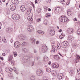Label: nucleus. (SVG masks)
I'll return each instance as SVG.
<instances>
[{
    "instance_id": "obj_6",
    "label": "nucleus",
    "mask_w": 80,
    "mask_h": 80,
    "mask_svg": "<svg viewBox=\"0 0 80 80\" xmlns=\"http://www.w3.org/2000/svg\"><path fill=\"white\" fill-rule=\"evenodd\" d=\"M47 50H48L47 47L46 45H45L42 47L41 50L43 53H45V52H47Z\"/></svg>"
},
{
    "instance_id": "obj_5",
    "label": "nucleus",
    "mask_w": 80,
    "mask_h": 80,
    "mask_svg": "<svg viewBox=\"0 0 80 80\" xmlns=\"http://www.w3.org/2000/svg\"><path fill=\"white\" fill-rule=\"evenodd\" d=\"M32 10V8L30 7L26 9V12L27 15H30L31 13V11Z\"/></svg>"
},
{
    "instance_id": "obj_7",
    "label": "nucleus",
    "mask_w": 80,
    "mask_h": 80,
    "mask_svg": "<svg viewBox=\"0 0 80 80\" xmlns=\"http://www.w3.org/2000/svg\"><path fill=\"white\" fill-rule=\"evenodd\" d=\"M14 46L16 48H19L20 46V42H16L14 43Z\"/></svg>"
},
{
    "instance_id": "obj_25",
    "label": "nucleus",
    "mask_w": 80,
    "mask_h": 80,
    "mask_svg": "<svg viewBox=\"0 0 80 80\" xmlns=\"http://www.w3.org/2000/svg\"><path fill=\"white\" fill-rule=\"evenodd\" d=\"M17 14H14L12 16V19H13L15 20V18H16V16H17Z\"/></svg>"
},
{
    "instance_id": "obj_58",
    "label": "nucleus",
    "mask_w": 80,
    "mask_h": 80,
    "mask_svg": "<svg viewBox=\"0 0 80 80\" xmlns=\"http://www.w3.org/2000/svg\"><path fill=\"white\" fill-rule=\"evenodd\" d=\"M7 10L8 12H10V9L8 8Z\"/></svg>"
},
{
    "instance_id": "obj_57",
    "label": "nucleus",
    "mask_w": 80,
    "mask_h": 80,
    "mask_svg": "<svg viewBox=\"0 0 80 80\" xmlns=\"http://www.w3.org/2000/svg\"><path fill=\"white\" fill-rule=\"evenodd\" d=\"M13 70H14V71H15V72L16 71V70H17V69H16V68H13Z\"/></svg>"
},
{
    "instance_id": "obj_4",
    "label": "nucleus",
    "mask_w": 80,
    "mask_h": 80,
    "mask_svg": "<svg viewBox=\"0 0 80 80\" xmlns=\"http://www.w3.org/2000/svg\"><path fill=\"white\" fill-rule=\"evenodd\" d=\"M17 6L13 3H12L10 6V9L12 11H14L16 9Z\"/></svg>"
},
{
    "instance_id": "obj_46",
    "label": "nucleus",
    "mask_w": 80,
    "mask_h": 80,
    "mask_svg": "<svg viewBox=\"0 0 80 80\" xmlns=\"http://www.w3.org/2000/svg\"><path fill=\"white\" fill-rule=\"evenodd\" d=\"M36 44H38L39 43V41H37L36 42Z\"/></svg>"
},
{
    "instance_id": "obj_28",
    "label": "nucleus",
    "mask_w": 80,
    "mask_h": 80,
    "mask_svg": "<svg viewBox=\"0 0 80 80\" xmlns=\"http://www.w3.org/2000/svg\"><path fill=\"white\" fill-rule=\"evenodd\" d=\"M27 45V42H23L22 43L21 45L22 46H24V45Z\"/></svg>"
},
{
    "instance_id": "obj_10",
    "label": "nucleus",
    "mask_w": 80,
    "mask_h": 80,
    "mask_svg": "<svg viewBox=\"0 0 80 80\" xmlns=\"http://www.w3.org/2000/svg\"><path fill=\"white\" fill-rule=\"evenodd\" d=\"M52 49L51 50V52H53V53H55V50H57V48H56V46L53 45H52Z\"/></svg>"
},
{
    "instance_id": "obj_18",
    "label": "nucleus",
    "mask_w": 80,
    "mask_h": 80,
    "mask_svg": "<svg viewBox=\"0 0 80 80\" xmlns=\"http://www.w3.org/2000/svg\"><path fill=\"white\" fill-rule=\"evenodd\" d=\"M13 59V56L11 55L8 58V60L9 62H12V60Z\"/></svg>"
},
{
    "instance_id": "obj_45",
    "label": "nucleus",
    "mask_w": 80,
    "mask_h": 80,
    "mask_svg": "<svg viewBox=\"0 0 80 80\" xmlns=\"http://www.w3.org/2000/svg\"><path fill=\"white\" fill-rule=\"evenodd\" d=\"M15 0H12V3H13V4H14V3H15Z\"/></svg>"
},
{
    "instance_id": "obj_2",
    "label": "nucleus",
    "mask_w": 80,
    "mask_h": 80,
    "mask_svg": "<svg viewBox=\"0 0 80 80\" xmlns=\"http://www.w3.org/2000/svg\"><path fill=\"white\" fill-rule=\"evenodd\" d=\"M36 73L38 76H42L43 75V71L38 69L36 71Z\"/></svg>"
},
{
    "instance_id": "obj_3",
    "label": "nucleus",
    "mask_w": 80,
    "mask_h": 80,
    "mask_svg": "<svg viewBox=\"0 0 80 80\" xmlns=\"http://www.w3.org/2000/svg\"><path fill=\"white\" fill-rule=\"evenodd\" d=\"M68 45V42L67 41H64L62 43V48H66Z\"/></svg>"
},
{
    "instance_id": "obj_14",
    "label": "nucleus",
    "mask_w": 80,
    "mask_h": 80,
    "mask_svg": "<svg viewBox=\"0 0 80 80\" xmlns=\"http://www.w3.org/2000/svg\"><path fill=\"white\" fill-rule=\"evenodd\" d=\"M52 67L53 68H58L59 66L56 63H54L52 64Z\"/></svg>"
},
{
    "instance_id": "obj_22",
    "label": "nucleus",
    "mask_w": 80,
    "mask_h": 80,
    "mask_svg": "<svg viewBox=\"0 0 80 80\" xmlns=\"http://www.w3.org/2000/svg\"><path fill=\"white\" fill-rule=\"evenodd\" d=\"M27 19L29 21H33V18L31 16H29L28 17Z\"/></svg>"
},
{
    "instance_id": "obj_35",
    "label": "nucleus",
    "mask_w": 80,
    "mask_h": 80,
    "mask_svg": "<svg viewBox=\"0 0 80 80\" xmlns=\"http://www.w3.org/2000/svg\"><path fill=\"white\" fill-rule=\"evenodd\" d=\"M46 17H47V18H48V17H50V14L48 13H47L46 15Z\"/></svg>"
},
{
    "instance_id": "obj_21",
    "label": "nucleus",
    "mask_w": 80,
    "mask_h": 80,
    "mask_svg": "<svg viewBox=\"0 0 80 80\" xmlns=\"http://www.w3.org/2000/svg\"><path fill=\"white\" fill-rule=\"evenodd\" d=\"M50 35L51 36H53L54 35H55V31H50Z\"/></svg>"
},
{
    "instance_id": "obj_53",
    "label": "nucleus",
    "mask_w": 80,
    "mask_h": 80,
    "mask_svg": "<svg viewBox=\"0 0 80 80\" xmlns=\"http://www.w3.org/2000/svg\"><path fill=\"white\" fill-rule=\"evenodd\" d=\"M52 63V62H49L48 63V65H51V64Z\"/></svg>"
},
{
    "instance_id": "obj_48",
    "label": "nucleus",
    "mask_w": 80,
    "mask_h": 80,
    "mask_svg": "<svg viewBox=\"0 0 80 80\" xmlns=\"http://www.w3.org/2000/svg\"><path fill=\"white\" fill-rule=\"evenodd\" d=\"M35 3H36V4L37 3H38V0H35Z\"/></svg>"
},
{
    "instance_id": "obj_12",
    "label": "nucleus",
    "mask_w": 80,
    "mask_h": 80,
    "mask_svg": "<svg viewBox=\"0 0 80 80\" xmlns=\"http://www.w3.org/2000/svg\"><path fill=\"white\" fill-rule=\"evenodd\" d=\"M20 8L21 12H25L26 10V8H25V7L23 5L21 6Z\"/></svg>"
},
{
    "instance_id": "obj_60",
    "label": "nucleus",
    "mask_w": 80,
    "mask_h": 80,
    "mask_svg": "<svg viewBox=\"0 0 80 80\" xmlns=\"http://www.w3.org/2000/svg\"><path fill=\"white\" fill-rule=\"evenodd\" d=\"M58 8H57L55 9V10H56V11H57V12H58Z\"/></svg>"
},
{
    "instance_id": "obj_39",
    "label": "nucleus",
    "mask_w": 80,
    "mask_h": 80,
    "mask_svg": "<svg viewBox=\"0 0 80 80\" xmlns=\"http://www.w3.org/2000/svg\"><path fill=\"white\" fill-rule=\"evenodd\" d=\"M2 41L4 42V43H6V42H7L5 38H4L3 39H2Z\"/></svg>"
},
{
    "instance_id": "obj_59",
    "label": "nucleus",
    "mask_w": 80,
    "mask_h": 80,
    "mask_svg": "<svg viewBox=\"0 0 80 80\" xmlns=\"http://www.w3.org/2000/svg\"><path fill=\"white\" fill-rule=\"evenodd\" d=\"M77 72H80V69H78L77 70Z\"/></svg>"
},
{
    "instance_id": "obj_26",
    "label": "nucleus",
    "mask_w": 80,
    "mask_h": 80,
    "mask_svg": "<svg viewBox=\"0 0 80 80\" xmlns=\"http://www.w3.org/2000/svg\"><path fill=\"white\" fill-rule=\"evenodd\" d=\"M12 53L14 57H17V56L18 54H17V52L13 51Z\"/></svg>"
},
{
    "instance_id": "obj_1",
    "label": "nucleus",
    "mask_w": 80,
    "mask_h": 80,
    "mask_svg": "<svg viewBox=\"0 0 80 80\" xmlns=\"http://www.w3.org/2000/svg\"><path fill=\"white\" fill-rule=\"evenodd\" d=\"M68 18L66 16H62L60 17L59 20V21L61 22H66L67 21Z\"/></svg>"
},
{
    "instance_id": "obj_42",
    "label": "nucleus",
    "mask_w": 80,
    "mask_h": 80,
    "mask_svg": "<svg viewBox=\"0 0 80 80\" xmlns=\"http://www.w3.org/2000/svg\"><path fill=\"white\" fill-rule=\"evenodd\" d=\"M9 76L10 77H13V75H12V74L10 73L9 74Z\"/></svg>"
},
{
    "instance_id": "obj_54",
    "label": "nucleus",
    "mask_w": 80,
    "mask_h": 80,
    "mask_svg": "<svg viewBox=\"0 0 80 80\" xmlns=\"http://www.w3.org/2000/svg\"><path fill=\"white\" fill-rule=\"evenodd\" d=\"M73 20H74V21H77V19L76 18H74L73 19Z\"/></svg>"
},
{
    "instance_id": "obj_37",
    "label": "nucleus",
    "mask_w": 80,
    "mask_h": 80,
    "mask_svg": "<svg viewBox=\"0 0 80 80\" xmlns=\"http://www.w3.org/2000/svg\"><path fill=\"white\" fill-rule=\"evenodd\" d=\"M52 73L53 75L55 76L57 75V73L55 72V71H52Z\"/></svg>"
},
{
    "instance_id": "obj_47",
    "label": "nucleus",
    "mask_w": 80,
    "mask_h": 80,
    "mask_svg": "<svg viewBox=\"0 0 80 80\" xmlns=\"http://www.w3.org/2000/svg\"><path fill=\"white\" fill-rule=\"evenodd\" d=\"M51 1V0H48V1H47V3H50Z\"/></svg>"
},
{
    "instance_id": "obj_55",
    "label": "nucleus",
    "mask_w": 80,
    "mask_h": 80,
    "mask_svg": "<svg viewBox=\"0 0 80 80\" xmlns=\"http://www.w3.org/2000/svg\"><path fill=\"white\" fill-rule=\"evenodd\" d=\"M41 32V31H38V33H39V34H40V33Z\"/></svg>"
},
{
    "instance_id": "obj_52",
    "label": "nucleus",
    "mask_w": 80,
    "mask_h": 80,
    "mask_svg": "<svg viewBox=\"0 0 80 80\" xmlns=\"http://www.w3.org/2000/svg\"><path fill=\"white\" fill-rule=\"evenodd\" d=\"M34 53H37V50L34 49Z\"/></svg>"
},
{
    "instance_id": "obj_49",
    "label": "nucleus",
    "mask_w": 80,
    "mask_h": 80,
    "mask_svg": "<svg viewBox=\"0 0 80 80\" xmlns=\"http://www.w3.org/2000/svg\"><path fill=\"white\" fill-rule=\"evenodd\" d=\"M61 35H62V36H63V37H65V35H64V34H63V33H62Z\"/></svg>"
},
{
    "instance_id": "obj_36",
    "label": "nucleus",
    "mask_w": 80,
    "mask_h": 80,
    "mask_svg": "<svg viewBox=\"0 0 80 80\" xmlns=\"http://www.w3.org/2000/svg\"><path fill=\"white\" fill-rule=\"evenodd\" d=\"M14 3V4H16V5H18V1L15 0Z\"/></svg>"
},
{
    "instance_id": "obj_24",
    "label": "nucleus",
    "mask_w": 80,
    "mask_h": 80,
    "mask_svg": "<svg viewBox=\"0 0 80 80\" xmlns=\"http://www.w3.org/2000/svg\"><path fill=\"white\" fill-rule=\"evenodd\" d=\"M43 23L44 25H47L48 23V20L47 19H46L43 22Z\"/></svg>"
},
{
    "instance_id": "obj_27",
    "label": "nucleus",
    "mask_w": 80,
    "mask_h": 80,
    "mask_svg": "<svg viewBox=\"0 0 80 80\" xmlns=\"http://www.w3.org/2000/svg\"><path fill=\"white\" fill-rule=\"evenodd\" d=\"M46 71L48 72H51V69L50 68H48L46 69Z\"/></svg>"
},
{
    "instance_id": "obj_15",
    "label": "nucleus",
    "mask_w": 80,
    "mask_h": 80,
    "mask_svg": "<svg viewBox=\"0 0 80 80\" xmlns=\"http://www.w3.org/2000/svg\"><path fill=\"white\" fill-rule=\"evenodd\" d=\"M12 28H7L6 29V33H10L12 32V30H11Z\"/></svg>"
},
{
    "instance_id": "obj_33",
    "label": "nucleus",
    "mask_w": 80,
    "mask_h": 80,
    "mask_svg": "<svg viewBox=\"0 0 80 80\" xmlns=\"http://www.w3.org/2000/svg\"><path fill=\"white\" fill-rule=\"evenodd\" d=\"M54 31V27H50V31Z\"/></svg>"
},
{
    "instance_id": "obj_23",
    "label": "nucleus",
    "mask_w": 80,
    "mask_h": 80,
    "mask_svg": "<svg viewBox=\"0 0 80 80\" xmlns=\"http://www.w3.org/2000/svg\"><path fill=\"white\" fill-rule=\"evenodd\" d=\"M20 19V17L19 15L16 14V18H15L14 20H19Z\"/></svg>"
},
{
    "instance_id": "obj_62",
    "label": "nucleus",
    "mask_w": 80,
    "mask_h": 80,
    "mask_svg": "<svg viewBox=\"0 0 80 80\" xmlns=\"http://www.w3.org/2000/svg\"><path fill=\"white\" fill-rule=\"evenodd\" d=\"M78 75H80V72H78Z\"/></svg>"
},
{
    "instance_id": "obj_9",
    "label": "nucleus",
    "mask_w": 80,
    "mask_h": 80,
    "mask_svg": "<svg viewBox=\"0 0 80 80\" xmlns=\"http://www.w3.org/2000/svg\"><path fill=\"white\" fill-rule=\"evenodd\" d=\"M5 70L7 72H12L13 69L10 67H7L5 68Z\"/></svg>"
},
{
    "instance_id": "obj_63",
    "label": "nucleus",
    "mask_w": 80,
    "mask_h": 80,
    "mask_svg": "<svg viewBox=\"0 0 80 80\" xmlns=\"http://www.w3.org/2000/svg\"><path fill=\"white\" fill-rule=\"evenodd\" d=\"M59 55H60V56H61V57H63L62 56V54H61L60 53H59Z\"/></svg>"
},
{
    "instance_id": "obj_32",
    "label": "nucleus",
    "mask_w": 80,
    "mask_h": 80,
    "mask_svg": "<svg viewBox=\"0 0 80 80\" xmlns=\"http://www.w3.org/2000/svg\"><path fill=\"white\" fill-rule=\"evenodd\" d=\"M57 48L58 49H60V48H61V46H60V44L58 43L57 44Z\"/></svg>"
},
{
    "instance_id": "obj_8",
    "label": "nucleus",
    "mask_w": 80,
    "mask_h": 80,
    "mask_svg": "<svg viewBox=\"0 0 80 80\" xmlns=\"http://www.w3.org/2000/svg\"><path fill=\"white\" fill-rule=\"evenodd\" d=\"M63 77V74L62 73H59L57 75V78L59 80H61Z\"/></svg>"
},
{
    "instance_id": "obj_51",
    "label": "nucleus",
    "mask_w": 80,
    "mask_h": 80,
    "mask_svg": "<svg viewBox=\"0 0 80 80\" xmlns=\"http://www.w3.org/2000/svg\"><path fill=\"white\" fill-rule=\"evenodd\" d=\"M0 58H1V60H3V57H0Z\"/></svg>"
},
{
    "instance_id": "obj_30",
    "label": "nucleus",
    "mask_w": 80,
    "mask_h": 80,
    "mask_svg": "<svg viewBox=\"0 0 80 80\" xmlns=\"http://www.w3.org/2000/svg\"><path fill=\"white\" fill-rule=\"evenodd\" d=\"M44 57L45 58H44V61H45V62H46V61H47L48 60V58L47 57L45 56Z\"/></svg>"
},
{
    "instance_id": "obj_64",
    "label": "nucleus",
    "mask_w": 80,
    "mask_h": 80,
    "mask_svg": "<svg viewBox=\"0 0 80 80\" xmlns=\"http://www.w3.org/2000/svg\"><path fill=\"white\" fill-rule=\"evenodd\" d=\"M78 17L79 18H80V14L78 15Z\"/></svg>"
},
{
    "instance_id": "obj_20",
    "label": "nucleus",
    "mask_w": 80,
    "mask_h": 80,
    "mask_svg": "<svg viewBox=\"0 0 80 80\" xmlns=\"http://www.w3.org/2000/svg\"><path fill=\"white\" fill-rule=\"evenodd\" d=\"M22 51L24 53H27V52H29L28 50L25 48H23L22 49Z\"/></svg>"
},
{
    "instance_id": "obj_29",
    "label": "nucleus",
    "mask_w": 80,
    "mask_h": 80,
    "mask_svg": "<svg viewBox=\"0 0 80 80\" xmlns=\"http://www.w3.org/2000/svg\"><path fill=\"white\" fill-rule=\"evenodd\" d=\"M30 79L31 80H35V77L34 76H32L31 77Z\"/></svg>"
},
{
    "instance_id": "obj_31",
    "label": "nucleus",
    "mask_w": 80,
    "mask_h": 80,
    "mask_svg": "<svg viewBox=\"0 0 80 80\" xmlns=\"http://www.w3.org/2000/svg\"><path fill=\"white\" fill-rule=\"evenodd\" d=\"M77 32L78 35H80V28H79L77 31Z\"/></svg>"
},
{
    "instance_id": "obj_34",
    "label": "nucleus",
    "mask_w": 80,
    "mask_h": 80,
    "mask_svg": "<svg viewBox=\"0 0 80 80\" xmlns=\"http://www.w3.org/2000/svg\"><path fill=\"white\" fill-rule=\"evenodd\" d=\"M68 38L69 40H73V37L70 36L68 37Z\"/></svg>"
},
{
    "instance_id": "obj_56",
    "label": "nucleus",
    "mask_w": 80,
    "mask_h": 80,
    "mask_svg": "<svg viewBox=\"0 0 80 80\" xmlns=\"http://www.w3.org/2000/svg\"><path fill=\"white\" fill-rule=\"evenodd\" d=\"M62 29H60L58 30L59 32H62Z\"/></svg>"
},
{
    "instance_id": "obj_50",
    "label": "nucleus",
    "mask_w": 80,
    "mask_h": 80,
    "mask_svg": "<svg viewBox=\"0 0 80 80\" xmlns=\"http://www.w3.org/2000/svg\"><path fill=\"white\" fill-rule=\"evenodd\" d=\"M2 55H3V56H5V55H6V54H5V53H2Z\"/></svg>"
},
{
    "instance_id": "obj_17",
    "label": "nucleus",
    "mask_w": 80,
    "mask_h": 80,
    "mask_svg": "<svg viewBox=\"0 0 80 80\" xmlns=\"http://www.w3.org/2000/svg\"><path fill=\"white\" fill-rule=\"evenodd\" d=\"M18 38L20 39H21V40H25V37L24 36H22L19 35L18 36Z\"/></svg>"
},
{
    "instance_id": "obj_41",
    "label": "nucleus",
    "mask_w": 80,
    "mask_h": 80,
    "mask_svg": "<svg viewBox=\"0 0 80 80\" xmlns=\"http://www.w3.org/2000/svg\"><path fill=\"white\" fill-rule=\"evenodd\" d=\"M62 38H63V37L62 36V35H61L59 36V38L60 39H62Z\"/></svg>"
},
{
    "instance_id": "obj_13",
    "label": "nucleus",
    "mask_w": 80,
    "mask_h": 80,
    "mask_svg": "<svg viewBox=\"0 0 80 80\" xmlns=\"http://www.w3.org/2000/svg\"><path fill=\"white\" fill-rule=\"evenodd\" d=\"M67 14L68 16L70 17L72 15V12L70 10H68Z\"/></svg>"
},
{
    "instance_id": "obj_40",
    "label": "nucleus",
    "mask_w": 80,
    "mask_h": 80,
    "mask_svg": "<svg viewBox=\"0 0 80 80\" xmlns=\"http://www.w3.org/2000/svg\"><path fill=\"white\" fill-rule=\"evenodd\" d=\"M41 21V19L40 18H38V19H37V22H39Z\"/></svg>"
},
{
    "instance_id": "obj_61",
    "label": "nucleus",
    "mask_w": 80,
    "mask_h": 80,
    "mask_svg": "<svg viewBox=\"0 0 80 80\" xmlns=\"http://www.w3.org/2000/svg\"><path fill=\"white\" fill-rule=\"evenodd\" d=\"M48 11H51V9H50V8H48Z\"/></svg>"
},
{
    "instance_id": "obj_38",
    "label": "nucleus",
    "mask_w": 80,
    "mask_h": 80,
    "mask_svg": "<svg viewBox=\"0 0 80 80\" xmlns=\"http://www.w3.org/2000/svg\"><path fill=\"white\" fill-rule=\"evenodd\" d=\"M15 63V61H11V64H12V65H14Z\"/></svg>"
},
{
    "instance_id": "obj_44",
    "label": "nucleus",
    "mask_w": 80,
    "mask_h": 80,
    "mask_svg": "<svg viewBox=\"0 0 80 80\" xmlns=\"http://www.w3.org/2000/svg\"><path fill=\"white\" fill-rule=\"evenodd\" d=\"M36 59L38 60H40V57H37L36 58Z\"/></svg>"
},
{
    "instance_id": "obj_19",
    "label": "nucleus",
    "mask_w": 80,
    "mask_h": 80,
    "mask_svg": "<svg viewBox=\"0 0 80 80\" xmlns=\"http://www.w3.org/2000/svg\"><path fill=\"white\" fill-rule=\"evenodd\" d=\"M31 40L32 43L34 45L35 44L36 40H35L34 38H32L31 39Z\"/></svg>"
},
{
    "instance_id": "obj_43",
    "label": "nucleus",
    "mask_w": 80,
    "mask_h": 80,
    "mask_svg": "<svg viewBox=\"0 0 80 80\" xmlns=\"http://www.w3.org/2000/svg\"><path fill=\"white\" fill-rule=\"evenodd\" d=\"M40 34H41V35H43V34H44V32L41 31Z\"/></svg>"
},
{
    "instance_id": "obj_16",
    "label": "nucleus",
    "mask_w": 80,
    "mask_h": 80,
    "mask_svg": "<svg viewBox=\"0 0 80 80\" xmlns=\"http://www.w3.org/2000/svg\"><path fill=\"white\" fill-rule=\"evenodd\" d=\"M73 29L72 28H68V32L69 33H73Z\"/></svg>"
},
{
    "instance_id": "obj_11",
    "label": "nucleus",
    "mask_w": 80,
    "mask_h": 80,
    "mask_svg": "<svg viewBox=\"0 0 80 80\" xmlns=\"http://www.w3.org/2000/svg\"><path fill=\"white\" fill-rule=\"evenodd\" d=\"M28 30L29 32H32L34 30V28L32 26H30L28 28Z\"/></svg>"
}]
</instances>
